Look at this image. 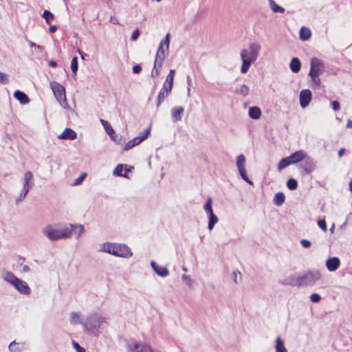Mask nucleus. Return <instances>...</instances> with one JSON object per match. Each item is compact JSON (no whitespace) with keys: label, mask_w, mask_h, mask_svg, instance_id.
I'll return each instance as SVG.
<instances>
[{"label":"nucleus","mask_w":352,"mask_h":352,"mask_svg":"<svg viewBox=\"0 0 352 352\" xmlns=\"http://www.w3.org/2000/svg\"><path fill=\"white\" fill-rule=\"evenodd\" d=\"M107 325L108 323L104 317L98 313L93 312L87 316L85 323L83 324V329L88 334L97 337L101 330Z\"/></svg>","instance_id":"f257e3e1"},{"label":"nucleus","mask_w":352,"mask_h":352,"mask_svg":"<svg viewBox=\"0 0 352 352\" xmlns=\"http://www.w3.org/2000/svg\"><path fill=\"white\" fill-rule=\"evenodd\" d=\"M261 45L258 43H251L247 48L241 51L240 56L242 60L241 67V74H246L251 65L254 63L258 56L261 50Z\"/></svg>","instance_id":"f03ea898"},{"label":"nucleus","mask_w":352,"mask_h":352,"mask_svg":"<svg viewBox=\"0 0 352 352\" xmlns=\"http://www.w3.org/2000/svg\"><path fill=\"white\" fill-rule=\"evenodd\" d=\"M72 231V226L71 228L64 226L60 228H54L52 226L48 225L43 228L42 232L50 241H54L70 237Z\"/></svg>","instance_id":"7ed1b4c3"},{"label":"nucleus","mask_w":352,"mask_h":352,"mask_svg":"<svg viewBox=\"0 0 352 352\" xmlns=\"http://www.w3.org/2000/svg\"><path fill=\"white\" fill-rule=\"evenodd\" d=\"M170 44V33H167L165 38L161 41L155 56V66L162 67L166 57L168 56Z\"/></svg>","instance_id":"20e7f679"},{"label":"nucleus","mask_w":352,"mask_h":352,"mask_svg":"<svg viewBox=\"0 0 352 352\" xmlns=\"http://www.w3.org/2000/svg\"><path fill=\"white\" fill-rule=\"evenodd\" d=\"M50 87L60 106L65 109L72 111V109L67 102L65 87L55 81L50 83Z\"/></svg>","instance_id":"39448f33"},{"label":"nucleus","mask_w":352,"mask_h":352,"mask_svg":"<svg viewBox=\"0 0 352 352\" xmlns=\"http://www.w3.org/2000/svg\"><path fill=\"white\" fill-rule=\"evenodd\" d=\"M306 155L303 151H297L289 157L283 158L278 164V169L280 170L290 164L302 162Z\"/></svg>","instance_id":"423d86ee"},{"label":"nucleus","mask_w":352,"mask_h":352,"mask_svg":"<svg viewBox=\"0 0 352 352\" xmlns=\"http://www.w3.org/2000/svg\"><path fill=\"white\" fill-rule=\"evenodd\" d=\"M321 278L319 270H313L300 275V287L314 285Z\"/></svg>","instance_id":"0eeeda50"},{"label":"nucleus","mask_w":352,"mask_h":352,"mask_svg":"<svg viewBox=\"0 0 352 352\" xmlns=\"http://www.w3.org/2000/svg\"><path fill=\"white\" fill-rule=\"evenodd\" d=\"M117 257L129 258L133 256L131 248L124 243H114L112 254Z\"/></svg>","instance_id":"6e6552de"},{"label":"nucleus","mask_w":352,"mask_h":352,"mask_svg":"<svg viewBox=\"0 0 352 352\" xmlns=\"http://www.w3.org/2000/svg\"><path fill=\"white\" fill-rule=\"evenodd\" d=\"M128 352H155L145 342L133 341L126 344Z\"/></svg>","instance_id":"1a4fd4ad"},{"label":"nucleus","mask_w":352,"mask_h":352,"mask_svg":"<svg viewBox=\"0 0 352 352\" xmlns=\"http://www.w3.org/2000/svg\"><path fill=\"white\" fill-rule=\"evenodd\" d=\"M34 185V177H24L23 182V188L19 195L16 197L15 199L16 204H19L25 198L28 192L33 187Z\"/></svg>","instance_id":"9d476101"},{"label":"nucleus","mask_w":352,"mask_h":352,"mask_svg":"<svg viewBox=\"0 0 352 352\" xmlns=\"http://www.w3.org/2000/svg\"><path fill=\"white\" fill-rule=\"evenodd\" d=\"M325 70L323 62L318 58H312L310 63L309 73L311 74L321 75Z\"/></svg>","instance_id":"9b49d317"},{"label":"nucleus","mask_w":352,"mask_h":352,"mask_svg":"<svg viewBox=\"0 0 352 352\" xmlns=\"http://www.w3.org/2000/svg\"><path fill=\"white\" fill-rule=\"evenodd\" d=\"M278 283L281 285L297 286L300 287V275L296 274H291L284 279L279 280Z\"/></svg>","instance_id":"f8f14e48"},{"label":"nucleus","mask_w":352,"mask_h":352,"mask_svg":"<svg viewBox=\"0 0 352 352\" xmlns=\"http://www.w3.org/2000/svg\"><path fill=\"white\" fill-rule=\"evenodd\" d=\"M300 104L303 109L306 108L311 102V92L309 89H302L300 92Z\"/></svg>","instance_id":"ddd939ff"},{"label":"nucleus","mask_w":352,"mask_h":352,"mask_svg":"<svg viewBox=\"0 0 352 352\" xmlns=\"http://www.w3.org/2000/svg\"><path fill=\"white\" fill-rule=\"evenodd\" d=\"M300 168L303 170V173L309 174L314 170L315 164L313 160L306 155L300 164Z\"/></svg>","instance_id":"4468645a"},{"label":"nucleus","mask_w":352,"mask_h":352,"mask_svg":"<svg viewBox=\"0 0 352 352\" xmlns=\"http://www.w3.org/2000/svg\"><path fill=\"white\" fill-rule=\"evenodd\" d=\"M133 167L127 164H118L113 170V176H126Z\"/></svg>","instance_id":"2eb2a0df"},{"label":"nucleus","mask_w":352,"mask_h":352,"mask_svg":"<svg viewBox=\"0 0 352 352\" xmlns=\"http://www.w3.org/2000/svg\"><path fill=\"white\" fill-rule=\"evenodd\" d=\"M12 286L21 294L29 295L31 292V289L27 283L21 279L15 282Z\"/></svg>","instance_id":"dca6fc26"},{"label":"nucleus","mask_w":352,"mask_h":352,"mask_svg":"<svg viewBox=\"0 0 352 352\" xmlns=\"http://www.w3.org/2000/svg\"><path fill=\"white\" fill-rule=\"evenodd\" d=\"M172 89L173 88H171L168 86H166L165 85L163 84V87L161 89V90L160 91L158 96H157V107L161 104V103L164 101V100L169 95V94L172 91Z\"/></svg>","instance_id":"f3484780"},{"label":"nucleus","mask_w":352,"mask_h":352,"mask_svg":"<svg viewBox=\"0 0 352 352\" xmlns=\"http://www.w3.org/2000/svg\"><path fill=\"white\" fill-rule=\"evenodd\" d=\"M151 266L153 271L161 277H166L169 275V271L166 267L160 266L155 261L151 262Z\"/></svg>","instance_id":"a211bd4d"},{"label":"nucleus","mask_w":352,"mask_h":352,"mask_svg":"<svg viewBox=\"0 0 352 352\" xmlns=\"http://www.w3.org/2000/svg\"><path fill=\"white\" fill-rule=\"evenodd\" d=\"M245 157L243 154L239 155L236 158V166L240 176H247V172L245 167Z\"/></svg>","instance_id":"6ab92c4d"},{"label":"nucleus","mask_w":352,"mask_h":352,"mask_svg":"<svg viewBox=\"0 0 352 352\" xmlns=\"http://www.w3.org/2000/svg\"><path fill=\"white\" fill-rule=\"evenodd\" d=\"M340 265V261L338 257H331L326 261V267L329 272L336 271Z\"/></svg>","instance_id":"aec40b11"},{"label":"nucleus","mask_w":352,"mask_h":352,"mask_svg":"<svg viewBox=\"0 0 352 352\" xmlns=\"http://www.w3.org/2000/svg\"><path fill=\"white\" fill-rule=\"evenodd\" d=\"M184 113V108L183 107H175L171 109V118L173 122H177L182 120V116Z\"/></svg>","instance_id":"412c9836"},{"label":"nucleus","mask_w":352,"mask_h":352,"mask_svg":"<svg viewBox=\"0 0 352 352\" xmlns=\"http://www.w3.org/2000/svg\"><path fill=\"white\" fill-rule=\"evenodd\" d=\"M77 138L76 133L70 128H66L62 133L58 135L60 140H73Z\"/></svg>","instance_id":"4be33fe9"},{"label":"nucleus","mask_w":352,"mask_h":352,"mask_svg":"<svg viewBox=\"0 0 352 352\" xmlns=\"http://www.w3.org/2000/svg\"><path fill=\"white\" fill-rule=\"evenodd\" d=\"M26 347L25 342H17L15 340L10 343L8 349L10 352H20L24 350Z\"/></svg>","instance_id":"5701e85b"},{"label":"nucleus","mask_w":352,"mask_h":352,"mask_svg":"<svg viewBox=\"0 0 352 352\" xmlns=\"http://www.w3.org/2000/svg\"><path fill=\"white\" fill-rule=\"evenodd\" d=\"M3 278L5 281L9 283L12 285L19 280V278H17L12 272L8 271L3 272Z\"/></svg>","instance_id":"b1692460"},{"label":"nucleus","mask_w":352,"mask_h":352,"mask_svg":"<svg viewBox=\"0 0 352 352\" xmlns=\"http://www.w3.org/2000/svg\"><path fill=\"white\" fill-rule=\"evenodd\" d=\"M289 67H290V69L294 73H298L300 70V68H301V63H300L299 58H298L296 57L292 58L290 61V63H289Z\"/></svg>","instance_id":"393cba45"},{"label":"nucleus","mask_w":352,"mask_h":352,"mask_svg":"<svg viewBox=\"0 0 352 352\" xmlns=\"http://www.w3.org/2000/svg\"><path fill=\"white\" fill-rule=\"evenodd\" d=\"M14 98L20 101L21 104H28L30 101L28 96L23 91L17 90L14 94Z\"/></svg>","instance_id":"a878e982"},{"label":"nucleus","mask_w":352,"mask_h":352,"mask_svg":"<svg viewBox=\"0 0 352 352\" xmlns=\"http://www.w3.org/2000/svg\"><path fill=\"white\" fill-rule=\"evenodd\" d=\"M285 196L283 192H278L275 194L274 199H273V203L274 205L277 206H280L283 205V204L285 202Z\"/></svg>","instance_id":"bb28decb"},{"label":"nucleus","mask_w":352,"mask_h":352,"mask_svg":"<svg viewBox=\"0 0 352 352\" xmlns=\"http://www.w3.org/2000/svg\"><path fill=\"white\" fill-rule=\"evenodd\" d=\"M70 322L72 324H80L83 327V324L85 323V321H83L80 319V314L79 312H72L70 314Z\"/></svg>","instance_id":"cd10ccee"},{"label":"nucleus","mask_w":352,"mask_h":352,"mask_svg":"<svg viewBox=\"0 0 352 352\" xmlns=\"http://www.w3.org/2000/svg\"><path fill=\"white\" fill-rule=\"evenodd\" d=\"M248 114L251 118L257 120L261 116V111L258 107H252L249 109Z\"/></svg>","instance_id":"c85d7f7f"},{"label":"nucleus","mask_w":352,"mask_h":352,"mask_svg":"<svg viewBox=\"0 0 352 352\" xmlns=\"http://www.w3.org/2000/svg\"><path fill=\"white\" fill-rule=\"evenodd\" d=\"M72 226V231L75 235L76 238L78 239L80 235L84 232V226L82 225H73V224H69V226H67L66 227L71 228Z\"/></svg>","instance_id":"c756f323"},{"label":"nucleus","mask_w":352,"mask_h":352,"mask_svg":"<svg viewBox=\"0 0 352 352\" xmlns=\"http://www.w3.org/2000/svg\"><path fill=\"white\" fill-rule=\"evenodd\" d=\"M276 344H275V349L276 352H287V349L285 348L284 345V342L280 337H277L276 338Z\"/></svg>","instance_id":"7c9ffc66"},{"label":"nucleus","mask_w":352,"mask_h":352,"mask_svg":"<svg viewBox=\"0 0 352 352\" xmlns=\"http://www.w3.org/2000/svg\"><path fill=\"white\" fill-rule=\"evenodd\" d=\"M309 76L311 78V87L314 89H319L320 87V79L319 75L311 74L309 73Z\"/></svg>","instance_id":"2f4dec72"},{"label":"nucleus","mask_w":352,"mask_h":352,"mask_svg":"<svg viewBox=\"0 0 352 352\" xmlns=\"http://www.w3.org/2000/svg\"><path fill=\"white\" fill-rule=\"evenodd\" d=\"M100 122L104 126L107 133L112 138L114 139L113 135L115 134L114 130L111 127V124L106 120L100 119Z\"/></svg>","instance_id":"473e14b6"},{"label":"nucleus","mask_w":352,"mask_h":352,"mask_svg":"<svg viewBox=\"0 0 352 352\" xmlns=\"http://www.w3.org/2000/svg\"><path fill=\"white\" fill-rule=\"evenodd\" d=\"M208 216V228L209 230H212L215 224L218 222L219 221V219L218 217L213 213L212 214H209Z\"/></svg>","instance_id":"72a5a7b5"},{"label":"nucleus","mask_w":352,"mask_h":352,"mask_svg":"<svg viewBox=\"0 0 352 352\" xmlns=\"http://www.w3.org/2000/svg\"><path fill=\"white\" fill-rule=\"evenodd\" d=\"M114 243L106 242L100 245V252H106L112 254V250L113 249Z\"/></svg>","instance_id":"f704fd0d"},{"label":"nucleus","mask_w":352,"mask_h":352,"mask_svg":"<svg viewBox=\"0 0 352 352\" xmlns=\"http://www.w3.org/2000/svg\"><path fill=\"white\" fill-rule=\"evenodd\" d=\"M175 73V69H170V70L168 74L166 76V80L164 82V85H165L166 86H168V87L173 88Z\"/></svg>","instance_id":"c9c22d12"},{"label":"nucleus","mask_w":352,"mask_h":352,"mask_svg":"<svg viewBox=\"0 0 352 352\" xmlns=\"http://www.w3.org/2000/svg\"><path fill=\"white\" fill-rule=\"evenodd\" d=\"M269 1L270 7L273 12L281 14L285 12V9L283 7L277 5L274 0H269Z\"/></svg>","instance_id":"e433bc0d"},{"label":"nucleus","mask_w":352,"mask_h":352,"mask_svg":"<svg viewBox=\"0 0 352 352\" xmlns=\"http://www.w3.org/2000/svg\"><path fill=\"white\" fill-rule=\"evenodd\" d=\"M311 36V31L309 28L302 27L300 30V37L302 41L308 40Z\"/></svg>","instance_id":"4c0bfd02"},{"label":"nucleus","mask_w":352,"mask_h":352,"mask_svg":"<svg viewBox=\"0 0 352 352\" xmlns=\"http://www.w3.org/2000/svg\"><path fill=\"white\" fill-rule=\"evenodd\" d=\"M250 88L246 85H241L239 87L236 88V93L243 96H246L249 94Z\"/></svg>","instance_id":"58836bf2"},{"label":"nucleus","mask_w":352,"mask_h":352,"mask_svg":"<svg viewBox=\"0 0 352 352\" xmlns=\"http://www.w3.org/2000/svg\"><path fill=\"white\" fill-rule=\"evenodd\" d=\"M139 144H140V140H139V139L136 138V137H135L133 139L129 141L124 145V150H125V151L129 150L130 148H133V146H135L136 145H138Z\"/></svg>","instance_id":"ea45409f"},{"label":"nucleus","mask_w":352,"mask_h":352,"mask_svg":"<svg viewBox=\"0 0 352 352\" xmlns=\"http://www.w3.org/2000/svg\"><path fill=\"white\" fill-rule=\"evenodd\" d=\"M287 187L292 190H294L298 187V182L293 177H290L287 182Z\"/></svg>","instance_id":"a19ab883"},{"label":"nucleus","mask_w":352,"mask_h":352,"mask_svg":"<svg viewBox=\"0 0 352 352\" xmlns=\"http://www.w3.org/2000/svg\"><path fill=\"white\" fill-rule=\"evenodd\" d=\"M150 132L151 126H149L147 129L142 132L138 136L136 137V138L139 139L140 143L148 138V135L150 134Z\"/></svg>","instance_id":"79ce46f5"},{"label":"nucleus","mask_w":352,"mask_h":352,"mask_svg":"<svg viewBox=\"0 0 352 352\" xmlns=\"http://www.w3.org/2000/svg\"><path fill=\"white\" fill-rule=\"evenodd\" d=\"M42 16L45 19L47 23H50L54 19L53 14L49 10H45L42 14Z\"/></svg>","instance_id":"37998d69"},{"label":"nucleus","mask_w":352,"mask_h":352,"mask_svg":"<svg viewBox=\"0 0 352 352\" xmlns=\"http://www.w3.org/2000/svg\"><path fill=\"white\" fill-rule=\"evenodd\" d=\"M204 210L207 215L209 214L213 213L212 208V199L209 198L206 203L204 205Z\"/></svg>","instance_id":"c03bdc74"},{"label":"nucleus","mask_w":352,"mask_h":352,"mask_svg":"<svg viewBox=\"0 0 352 352\" xmlns=\"http://www.w3.org/2000/svg\"><path fill=\"white\" fill-rule=\"evenodd\" d=\"M71 69L74 75H76L78 70V58L74 56L71 61Z\"/></svg>","instance_id":"a18cd8bd"},{"label":"nucleus","mask_w":352,"mask_h":352,"mask_svg":"<svg viewBox=\"0 0 352 352\" xmlns=\"http://www.w3.org/2000/svg\"><path fill=\"white\" fill-rule=\"evenodd\" d=\"M8 75L5 73L0 72V84L6 85L8 83Z\"/></svg>","instance_id":"49530a36"},{"label":"nucleus","mask_w":352,"mask_h":352,"mask_svg":"<svg viewBox=\"0 0 352 352\" xmlns=\"http://www.w3.org/2000/svg\"><path fill=\"white\" fill-rule=\"evenodd\" d=\"M160 67H158V66H155V63H154V66L151 72V76L153 78H157L158 77L160 74Z\"/></svg>","instance_id":"de8ad7c7"},{"label":"nucleus","mask_w":352,"mask_h":352,"mask_svg":"<svg viewBox=\"0 0 352 352\" xmlns=\"http://www.w3.org/2000/svg\"><path fill=\"white\" fill-rule=\"evenodd\" d=\"M318 225L323 231H327V223L324 219H320L318 221Z\"/></svg>","instance_id":"09e8293b"},{"label":"nucleus","mask_w":352,"mask_h":352,"mask_svg":"<svg viewBox=\"0 0 352 352\" xmlns=\"http://www.w3.org/2000/svg\"><path fill=\"white\" fill-rule=\"evenodd\" d=\"M300 243L304 248H309L311 245V241L307 239H301Z\"/></svg>","instance_id":"8fccbe9b"},{"label":"nucleus","mask_w":352,"mask_h":352,"mask_svg":"<svg viewBox=\"0 0 352 352\" xmlns=\"http://www.w3.org/2000/svg\"><path fill=\"white\" fill-rule=\"evenodd\" d=\"M320 299H321V297L318 294L315 293V294H312L310 296V300L313 302H318L320 300Z\"/></svg>","instance_id":"3c124183"},{"label":"nucleus","mask_w":352,"mask_h":352,"mask_svg":"<svg viewBox=\"0 0 352 352\" xmlns=\"http://www.w3.org/2000/svg\"><path fill=\"white\" fill-rule=\"evenodd\" d=\"M182 279L184 280V281H186V284L188 285V286H191L192 283V280L190 278V277L188 276V275H186V274H183L182 276Z\"/></svg>","instance_id":"603ef678"},{"label":"nucleus","mask_w":352,"mask_h":352,"mask_svg":"<svg viewBox=\"0 0 352 352\" xmlns=\"http://www.w3.org/2000/svg\"><path fill=\"white\" fill-rule=\"evenodd\" d=\"M140 35V31L138 28H136L132 33L131 39L132 41H135L138 38Z\"/></svg>","instance_id":"864d4df0"},{"label":"nucleus","mask_w":352,"mask_h":352,"mask_svg":"<svg viewBox=\"0 0 352 352\" xmlns=\"http://www.w3.org/2000/svg\"><path fill=\"white\" fill-rule=\"evenodd\" d=\"M332 108L334 111H337L340 109V102L337 100H334L331 103Z\"/></svg>","instance_id":"5fc2aeb1"},{"label":"nucleus","mask_w":352,"mask_h":352,"mask_svg":"<svg viewBox=\"0 0 352 352\" xmlns=\"http://www.w3.org/2000/svg\"><path fill=\"white\" fill-rule=\"evenodd\" d=\"M85 177H77L75 181L70 184L71 186H78L80 184Z\"/></svg>","instance_id":"6e6d98bb"},{"label":"nucleus","mask_w":352,"mask_h":352,"mask_svg":"<svg viewBox=\"0 0 352 352\" xmlns=\"http://www.w3.org/2000/svg\"><path fill=\"white\" fill-rule=\"evenodd\" d=\"M142 71V67L140 65H136L133 67V72L134 74H139Z\"/></svg>","instance_id":"4d7b16f0"},{"label":"nucleus","mask_w":352,"mask_h":352,"mask_svg":"<svg viewBox=\"0 0 352 352\" xmlns=\"http://www.w3.org/2000/svg\"><path fill=\"white\" fill-rule=\"evenodd\" d=\"M237 274H239V275L241 276V274L239 271H233L232 272V280L235 283H238Z\"/></svg>","instance_id":"13d9d810"},{"label":"nucleus","mask_w":352,"mask_h":352,"mask_svg":"<svg viewBox=\"0 0 352 352\" xmlns=\"http://www.w3.org/2000/svg\"><path fill=\"white\" fill-rule=\"evenodd\" d=\"M72 346L76 351H78L81 347V346H80V344L74 340L72 341Z\"/></svg>","instance_id":"bf43d9fd"},{"label":"nucleus","mask_w":352,"mask_h":352,"mask_svg":"<svg viewBox=\"0 0 352 352\" xmlns=\"http://www.w3.org/2000/svg\"><path fill=\"white\" fill-rule=\"evenodd\" d=\"M56 30H57V27L56 25H51L50 27V28H49V31H50V33L55 32L56 31Z\"/></svg>","instance_id":"052dcab7"},{"label":"nucleus","mask_w":352,"mask_h":352,"mask_svg":"<svg viewBox=\"0 0 352 352\" xmlns=\"http://www.w3.org/2000/svg\"><path fill=\"white\" fill-rule=\"evenodd\" d=\"M344 153H345V149L344 148L340 149L339 151H338V157H342L344 155Z\"/></svg>","instance_id":"680f3d73"},{"label":"nucleus","mask_w":352,"mask_h":352,"mask_svg":"<svg viewBox=\"0 0 352 352\" xmlns=\"http://www.w3.org/2000/svg\"><path fill=\"white\" fill-rule=\"evenodd\" d=\"M49 65L52 67H56L57 66V63L55 60H50Z\"/></svg>","instance_id":"e2e57ef3"},{"label":"nucleus","mask_w":352,"mask_h":352,"mask_svg":"<svg viewBox=\"0 0 352 352\" xmlns=\"http://www.w3.org/2000/svg\"><path fill=\"white\" fill-rule=\"evenodd\" d=\"M242 179L248 184H250V185H253V182L251 179H250V177H242Z\"/></svg>","instance_id":"0e129e2a"},{"label":"nucleus","mask_w":352,"mask_h":352,"mask_svg":"<svg viewBox=\"0 0 352 352\" xmlns=\"http://www.w3.org/2000/svg\"><path fill=\"white\" fill-rule=\"evenodd\" d=\"M23 271L24 272H29L30 271V267L28 265H24L23 267Z\"/></svg>","instance_id":"69168bd1"},{"label":"nucleus","mask_w":352,"mask_h":352,"mask_svg":"<svg viewBox=\"0 0 352 352\" xmlns=\"http://www.w3.org/2000/svg\"><path fill=\"white\" fill-rule=\"evenodd\" d=\"M38 52L42 53L43 52V47L41 45H37L36 47Z\"/></svg>","instance_id":"338daca9"},{"label":"nucleus","mask_w":352,"mask_h":352,"mask_svg":"<svg viewBox=\"0 0 352 352\" xmlns=\"http://www.w3.org/2000/svg\"><path fill=\"white\" fill-rule=\"evenodd\" d=\"M346 127L347 128H352V120H349L347 121Z\"/></svg>","instance_id":"774afa93"}]
</instances>
